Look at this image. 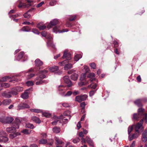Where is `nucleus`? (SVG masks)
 Masks as SVG:
<instances>
[{
    "mask_svg": "<svg viewBox=\"0 0 147 147\" xmlns=\"http://www.w3.org/2000/svg\"><path fill=\"white\" fill-rule=\"evenodd\" d=\"M72 94V92L71 91H68L65 94H64L63 96H69Z\"/></svg>",
    "mask_w": 147,
    "mask_h": 147,
    "instance_id": "obj_52",
    "label": "nucleus"
},
{
    "mask_svg": "<svg viewBox=\"0 0 147 147\" xmlns=\"http://www.w3.org/2000/svg\"><path fill=\"white\" fill-rule=\"evenodd\" d=\"M24 52H20L19 55H18L17 58L16 59V60H20L23 57V55L24 54Z\"/></svg>",
    "mask_w": 147,
    "mask_h": 147,
    "instance_id": "obj_33",
    "label": "nucleus"
},
{
    "mask_svg": "<svg viewBox=\"0 0 147 147\" xmlns=\"http://www.w3.org/2000/svg\"><path fill=\"white\" fill-rule=\"evenodd\" d=\"M144 101L145 102L147 101V100H145L144 99H138L136 100L134 102L135 104L137 105L139 107H141L142 106L141 102L143 101Z\"/></svg>",
    "mask_w": 147,
    "mask_h": 147,
    "instance_id": "obj_13",
    "label": "nucleus"
},
{
    "mask_svg": "<svg viewBox=\"0 0 147 147\" xmlns=\"http://www.w3.org/2000/svg\"><path fill=\"white\" fill-rule=\"evenodd\" d=\"M95 76V75L93 73H90L88 75V77L90 78V82H92L93 80H94L95 78L94 77Z\"/></svg>",
    "mask_w": 147,
    "mask_h": 147,
    "instance_id": "obj_26",
    "label": "nucleus"
},
{
    "mask_svg": "<svg viewBox=\"0 0 147 147\" xmlns=\"http://www.w3.org/2000/svg\"><path fill=\"white\" fill-rule=\"evenodd\" d=\"M32 32L36 34H39V32L38 30L36 29H33L32 30Z\"/></svg>",
    "mask_w": 147,
    "mask_h": 147,
    "instance_id": "obj_57",
    "label": "nucleus"
},
{
    "mask_svg": "<svg viewBox=\"0 0 147 147\" xmlns=\"http://www.w3.org/2000/svg\"><path fill=\"white\" fill-rule=\"evenodd\" d=\"M55 144L56 147H62V146L64 144V143L58 137H55Z\"/></svg>",
    "mask_w": 147,
    "mask_h": 147,
    "instance_id": "obj_7",
    "label": "nucleus"
},
{
    "mask_svg": "<svg viewBox=\"0 0 147 147\" xmlns=\"http://www.w3.org/2000/svg\"><path fill=\"white\" fill-rule=\"evenodd\" d=\"M56 3V1L55 0H52L49 3L51 6H53Z\"/></svg>",
    "mask_w": 147,
    "mask_h": 147,
    "instance_id": "obj_50",
    "label": "nucleus"
},
{
    "mask_svg": "<svg viewBox=\"0 0 147 147\" xmlns=\"http://www.w3.org/2000/svg\"><path fill=\"white\" fill-rule=\"evenodd\" d=\"M26 127L28 128L33 129L34 128L33 125L30 123H26Z\"/></svg>",
    "mask_w": 147,
    "mask_h": 147,
    "instance_id": "obj_36",
    "label": "nucleus"
},
{
    "mask_svg": "<svg viewBox=\"0 0 147 147\" xmlns=\"http://www.w3.org/2000/svg\"><path fill=\"white\" fill-rule=\"evenodd\" d=\"M76 17V15L70 16L69 17V20L70 21H73L75 19Z\"/></svg>",
    "mask_w": 147,
    "mask_h": 147,
    "instance_id": "obj_45",
    "label": "nucleus"
},
{
    "mask_svg": "<svg viewBox=\"0 0 147 147\" xmlns=\"http://www.w3.org/2000/svg\"><path fill=\"white\" fill-rule=\"evenodd\" d=\"M67 87L62 85L59 86L58 87V91L62 96H63L67 90Z\"/></svg>",
    "mask_w": 147,
    "mask_h": 147,
    "instance_id": "obj_6",
    "label": "nucleus"
},
{
    "mask_svg": "<svg viewBox=\"0 0 147 147\" xmlns=\"http://www.w3.org/2000/svg\"><path fill=\"white\" fill-rule=\"evenodd\" d=\"M26 84L28 86H31L33 85V82L30 81H28L26 82Z\"/></svg>",
    "mask_w": 147,
    "mask_h": 147,
    "instance_id": "obj_51",
    "label": "nucleus"
},
{
    "mask_svg": "<svg viewBox=\"0 0 147 147\" xmlns=\"http://www.w3.org/2000/svg\"><path fill=\"white\" fill-rule=\"evenodd\" d=\"M9 140L8 138L7 137H1L0 138V141L4 143L7 142Z\"/></svg>",
    "mask_w": 147,
    "mask_h": 147,
    "instance_id": "obj_32",
    "label": "nucleus"
},
{
    "mask_svg": "<svg viewBox=\"0 0 147 147\" xmlns=\"http://www.w3.org/2000/svg\"><path fill=\"white\" fill-rule=\"evenodd\" d=\"M42 114L44 117H49L51 115V114L45 112L43 113Z\"/></svg>",
    "mask_w": 147,
    "mask_h": 147,
    "instance_id": "obj_40",
    "label": "nucleus"
},
{
    "mask_svg": "<svg viewBox=\"0 0 147 147\" xmlns=\"http://www.w3.org/2000/svg\"><path fill=\"white\" fill-rule=\"evenodd\" d=\"M58 20L57 19H54L51 21L49 24L48 25L47 28H50L52 27V26H54L57 24Z\"/></svg>",
    "mask_w": 147,
    "mask_h": 147,
    "instance_id": "obj_11",
    "label": "nucleus"
},
{
    "mask_svg": "<svg viewBox=\"0 0 147 147\" xmlns=\"http://www.w3.org/2000/svg\"><path fill=\"white\" fill-rule=\"evenodd\" d=\"M16 129L15 127H7L6 129V131L9 133H15L16 132Z\"/></svg>",
    "mask_w": 147,
    "mask_h": 147,
    "instance_id": "obj_15",
    "label": "nucleus"
},
{
    "mask_svg": "<svg viewBox=\"0 0 147 147\" xmlns=\"http://www.w3.org/2000/svg\"><path fill=\"white\" fill-rule=\"evenodd\" d=\"M70 112L69 111H65L63 113V115L65 116H69Z\"/></svg>",
    "mask_w": 147,
    "mask_h": 147,
    "instance_id": "obj_56",
    "label": "nucleus"
},
{
    "mask_svg": "<svg viewBox=\"0 0 147 147\" xmlns=\"http://www.w3.org/2000/svg\"><path fill=\"white\" fill-rule=\"evenodd\" d=\"M62 58L63 59L65 58L66 60L59 63V65L61 66L64 65L67 63L68 62L67 60H70L71 58V54L68 52L67 50H66L64 51Z\"/></svg>",
    "mask_w": 147,
    "mask_h": 147,
    "instance_id": "obj_1",
    "label": "nucleus"
},
{
    "mask_svg": "<svg viewBox=\"0 0 147 147\" xmlns=\"http://www.w3.org/2000/svg\"><path fill=\"white\" fill-rule=\"evenodd\" d=\"M62 105L64 107H68L69 106V104L67 103H64Z\"/></svg>",
    "mask_w": 147,
    "mask_h": 147,
    "instance_id": "obj_63",
    "label": "nucleus"
},
{
    "mask_svg": "<svg viewBox=\"0 0 147 147\" xmlns=\"http://www.w3.org/2000/svg\"><path fill=\"white\" fill-rule=\"evenodd\" d=\"M80 139L79 138H77L76 139H74L73 142L74 143H76L80 141Z\"/></svg>",
    "mask_w": 147,
    "mask_h": 147,
    "instance_id": "obj_58",
    "label": "nucleus"
},
{
    "mask_svg": "<svg viewBox=\"0 0 147 147\" xmlns=\"http://www.w3.org/2000/svg\"><path fill=\"white\" fill-rule=\"evenodd\" d=\"M86 140L87 142L90 146H91L92 147H94V143L92 140L90 138L87 136L86 138Z\"/></svg>",
    "mask_w": 147,
    "mask_h": 147,
    "instance_id": "obj_17",
    "label": "nucleus"
},
{
    "mask_svg": "<svg viewBox=\"0 0 147 147\" xmlns=\"http://www.w3.org/2000/svg\"><path fill=\"white\" fill-rule=\"evenodd\" d=\"M82 57V56L81 55H76L74 57V60L76 61H77Z\"/></svg>",
    "mask_w": 147,
    "mask_h": 147,
    "instance_id": "obj_34",
    "label": "nucleus"
},
{
    "mask_svg": "<svg viewBox=\"0 0 147 147\" xmlns=\"http://www.w3.org/2000/svg\"><path fill=\"white\" fill-rule=\"evenodd\" d=\"M97 86L96 84L92 83L88 86V87H90L92 89H95Z\"/></svg>",
    "mask_w": 147,
    "mask_h": 147,
    "instance_id": "obj_37",
    "label": "nucleus"
},
{
    "mask_svg": "<svg viewBox=\"0 0 147 147\" xmlns=\"http://www.w3.org/2000/svg\"><path fill=\"white\" fill-rule=\"evenodd\" d=\"M34 74H28L27 76V78L29 79L31 78L34 76Z\"/></svg>",
    "mask_w": 147,
    "mask_h": 147,
    "instance_id": "obj_60",
    "label": "nucleus"
},
{
    "mask_svg": "<svg viewBox=\"0 0 147 147\" xmlns=\"http://www.w3.org/2000/svg\"><path fill=\"white\" fill-rule=\"evenodd\" d=\"M52 131L54 133L58 134L60 132L61 129L59 127H55L53 128Z\"/></svg>",
    "mask_w": 147,
    "mask_h": 147,
    "instance_id": "obj_23",
    "label": "nucleus"
},
{
    "mask_svg": "<svg viewBox=\"0 0 147 147\" xmlns=\"http://www.w3.org/2000/svg\"><path fill=\"white\" fill-rule=\"evenodd\" d=\"M88 83V82H85V83L83 82H80L78 83V85L79 86H82L83 85H86Z\"/></svg>",
    "mask_w": 147,
    "mask_h": 147,
    "instance_id": "obj_53",
    "label": "nucleus"
},
{
    "mask_svg": "<svg viewBox=\"0 0 147 147\" xmlns=\"http://www.w3.org/2000/svg\"><path fill=\"white\" fill-rule=\"evenodd\" d=\"M1 86L5 88H8L10 86V85L7 83H4L1 84Z\"/></svg>",
    "mask_w": 147,
    "mask_h": 147,
    "instance_id": "obj_42",
    "label": "nucleus"
},
{
    "mask_svg": "<svg viewBox=\"0 0 147 147\" xmlns=\"http://www.w3.org/2000/svg\"><path fill=\"white\" fill-rule=\"evenodd\" d=\"M13 120V118L11 117H5V124L11 123Z\"/></svg>",
    "mask_w": 147,
    "mask_h": 147,
    "instance_id": "obj_22",
    "label": "nucleus"
},
{
    "mask_svg": "<svg viewBox=\"0 0 147 147\" xmlns=\"http://www.w3.org/2000/svg\"><path fill=\"white\" fill-rule=\"evenodd\" d=\"M21 96L23 99H27L28 97V93L26 91L25 92L22 94Z\"/></svg>",
    "mask_w": 147,
    "mask_h": 147,
    "instance_id": "obj_27",
    "label": "nucleus"
},
{
    "mask_svg": "<svg viewBox=\"0 0 147 147\" xmlns=\"http://www.w3.org/2000/svg\"><path fill=\"white\" fill-rule=\"evenodd\" d=\"M32 119L33 121L37 123H40L41 122L39 119L35 116L32 117Z\"/></svg>",
    "mask_w": 147,
    "mask_h": 147,
    "instance_id": "obj_29",
    "label": "nucleus"
},
{
    "mask_svg": "<svg viewBox=\"0 0 147 147\" xmlns=\"http://www.w3.org/2000/svg\"><path fill=\"white\" fill-rule=\"evenodd\" d=\"M85 105H86V104L84 102H83L80 104V106L82 108V111H83V112H84V109L85 107Z\"/></svg>",
    "mask_w": 147,
    "mask_h": 147,
    "instance_id": "obj_47",
    "label": "nucleus"
},
{
    "mask_svg": "<svg viewBox=\"0 0 147 147\" xmlns=\"http://www.w3.org/2000/svg\"><path fill=\"white\" fill-rule=\"evenodd\" d=\"M29 108V105L25 103L20 104L18 106V108L19 110L25 108Z\"/></svg>",
    "mask_w": 147,
    "mask_h": 147,
    "instance_id": "obj_16",
    "label": "nucleus"
},
{
    "mask_svg": "<svg viewBox=\"0 0 147 147\" xmlns=\"http://www.w3.org/2000/svg\"><path fill=\"white\" fill-rule=\"evenodd\" d=\"M20 135V134L16 133V132L15 133H11L9 135V137L10 138L13 139L16 137L17 135Z\"/></svg>",
    "mask_w": 147,
    "mask_h": 147,
    "instance_id": "obj_28",
    "label": "nucleus"
},
{
    "mask_svg": "<svg viewBox=\"0 0 147 147\" xmlns=\"http://www.w3.org/2000/svg\"><path fill=\"white\" fill-rule=\"evenodd\" d=\"M22 132L25 134H30L31 133V131L30 130L27 129H24L22 131Z\"/></svg>",
    "mask_w": 147,
    "mask_h": 147,
    "instance_id": "obj_35",
    "label": "nucleus"
},
{
    "mask_svg": "<svg viewBox=\"0 0 147 147\" xmlns=\"http://www.w3.org/2000/svg\"><path fill=\"white\" fill-rule=\"evenodd\" d=\"M2 95L3 96L6 98H9L11 96V92H4L2 93Z\"/></svg>",
    "mask_w": 147,
    "mask_h": 147,
    "instance_id": "obj_20",
    "label": "nucleus"
},
{
    "mask_svg": "<svg viewBox=\"0 0 147 147\" xmlns=\"http://www.w3.org/2000/svg\"><path fill=\"white\" fill-rule=\"evenodd\" d=\"M78 74L75 73L72 75L71 76V78L72 80L76 81L78 79Z\"/></svg>",
    "mask_w": 147,
    "mask_h": 147,
    "instance_id": "obj_31",
    "label": "nucleus"
},
{
    "mask_svg": "<svg viewBox=\"0 0 147 147\" xmlns=\"http://www.w3.org/2000/svg\"><path fill=\"white\" fill-rule=\"evenodd\" d=\"M81 97L82 101L85 100L88 97V96L86 94H84L80 96Z\"/></svg>",
    "mask_w": 147,
    "mask_h": 147,
    "instance_id": "obj_44",
    "label": "nucleus"
},
{
    "mask_svg": "<svg viewBox=\"0 0 147 147\" xmlns=\"http://www.w3.org/2000/svg\"><path fill=\"white\" fill-rule=\"evenodd\" d=\"M9 78V76H5L2 79L1 81H5L8 80V79Z\"/></svg>",
    "mask_w": 147,
    "mask_h": 147,
    "instance_id": "obj_59",
    "label": "nucleus"
},
{
    "mask_svg": "<svg viewBox=\"0 0 147 147\" xmlns=\"http://www.w3.org/2000/svg\"><path fill=\"white\" fill-rule=\"evenodd\" d=\"M140 134V132H136L134 134H133L131 136L129 135V139L130 141L138 137Z\"/></svg>",
    "mask_w": 147,
    "mask_h": 147,
    "instance_id": "obj_10",
    "label": "nucleus"
},
{
    "mask_svg": "<svg viewBox=\"0 0 147 147\" xmlns=\"http://www.w3.org/2000/svg\"><path fill=\"white\" fill-rule=\"evenodd\" d=\"M86 77V75L85 74H82L81 75L80 80L82 81L84 80L85 78Z\"/></svg>",
    "mask_w": 147,
    "mask_h": 147,
    "instance_id": "obj_43",
    "label": "nucleus"
},
{
    "mask_svg": "<svg viewBox=\"0 0 147 147\" xmlns=\"http://www.w3.org/2000/svg\"><path fill=\"white\" fill-rule=\"evenodd\" d=\"M144 109L142 108H140L138 110V114L134 113L133 115V120H137L141 117L143 116L144 114Z\"/></svg>",
    "mask_w": 147,
    "mask_h": 147,
    "instance_id": "obj_4",
    "label": "nucleus"
},
{
    "mask_svg": "<svg viewBox=\"0 0 147 147\" xmlns=\"http://www.w3.org/2000/svg\"><path fill=\"white\" fill-rule=\"evenodd\" d=\"M95 91L92 90L90 92H89V96H91L93 95L95 93Z\"/></svg>",
    "mask_w": 147,
    "mask_h": 147,
    "instance_id": "obj_62",
    "label": "nucleus"
},
{
    "mask_svg": "<svg viewBox=\"0 0 147 147\" xmlns=\"http://www.w3.org/2000/svg\"><path fill=\"white\" fill-rule=\"evenodd\" d=\"M143 122V120L141 119L140 121L138 123L135 125V129L136 132H140V131L143 130L144 128L142 126Z\"/></svg>",
    "mask_w": 147,
    "mask_h": 147,
    "instance_id": "obj_5",
    "label": "nucleus"
},
{
    "mask_svg": "<svg viewBox=\"0 0 147 147\" xmlns=\"http://www.w3.org/2000/svg\"><path fill=\"white\" fill-rule=\"evenodd\" d=\"M35 62L36 65L38 66H41L43 64L42 61L38 59L35 60Z\"/></svg>",
    "mask_w": 147,
    "mask_h": 147,
    "instance_id": "obj_25",
    "label": "nucleus"
},
{
    "mask_svg": "<svg viewBox=\"0 0 147 147\" xmlns=\"http://www.w3.org/2000/svg\"><path fill=\"white\" fill-rule=\"evenodd\" d=\"M63 80L65 83L67 84L68 87H70L72 85V83L67 76H65L63 78Z\"/></svg>",
    "mask_w": 147,
    "mask_h": 147,
    "instance_id": "obj_8",
    "label": "nucleus"
},
{
    "mask_svg": "<svg viewBox=\"0 0 147 147\" xmlns=\"http://www.w3.org/2000/svg\"><path fill=\"white\" fill-rule=\"evenodd\" d=\"M72 65L71 63H68L65 64L64 67V69L65 70H67L68 69L72 67Z\"/></svg>",
    "mask_w": 147,
    "mask_h": 147,
    "instance_id": "obj_30",
    "label": "nucleus"
},
{
    "mask_svg": "<svg viewBox=\"0 0 147 147\" xmlns=\"http://www.w3.org/2000/svg\"><path fill=\"white\" fill-rule=\"evenodd\" d=\"M22 30L23 31L28 32L29 31V27L28 26H24L22 28Z\"/></svg>",
    "mask_w": 147,
    "mask_h": 147,
    "instance_id": "obj_49",
    "label": "nucleus"
},
{
    "mask_svg": "<svg viewBox=\"0 0 147 147\" xmlns=\"http://www.w3.org/2000/svg\"><path fill=\"white\" fill-rule=\"evenodd\" d=\"M47 71L45 70L39 71V73L38 74L39 75V77H37L36 78V80H39V81L36 82V85H40L44 82V81H42L41 79L45 78V76L44 74L47 73Z\"/></svg>",
    "mask_w": 147,
    "mask_h": 147,
    "instance_id": "obj_2",
    "label": "nucleus"
},
{
    "mask_svg": "<svg viewBox=\"0 0 147 147\" xmlns=\"http://www.w3.org/2000/svg\"><path fill=\"white\" fill-rule=\"evenodd\" d=\"M84 69H85L86 72H88L89 70V67L87 66H84Z\"/></svg>",
    "mask_w": 147,
    "mask_h": 147,
    "instance_id": "obj_61",
    "label": "nucleus"
},
{
    "mask_svg": "<svg viewBox=\"0 0 147 147\" xmlns=\"http://www.w3.org/2000/svg\"><path fill=\"white\" fill-rule=\"evenodd\" d=\"M133 125L130 126L129 127L128 129V133L129 135H130V134L131 132L133 130Z\"/></svg>",
    "mask_w": 147,
    "mask_h": 147,
    "instance_id": "obj_39",
    "label": "nucleus"
},
{
    "mask_svg": "<svg viewBox=\"0 0 147 147\" xmlns=\"http://www.w3.org/2000/svg\"><path fill=\"white\" fill-rule=\"evenodd\" d=\"M19 4L18 5V7L19 8L28 7L31 5L30 2H32V0H27V2L28 3H25V0H19Z\"/></svg>",
    "mask_w": 147,
    "mask_h": 147,
    "instance_id": "obj_3",
    "label": "nucleus"
},
{
    "mask_svg": "<svg viewBox=\"0 0 147 147\" xmlns=\"http://www.w3.org/2000/svg\"><path fill=\"white\" fill-rule=\"evenodd\" d=\"M50 140V142L49 143L48 142H47V140L44 139H42L40 140L39 143L41 144H45L47 143V144L51 145L53 143V140L52 139Z\"/></svg>",
    "mask_w": 147,
    "mask_h": 147,
    "instance_id": "obj_9",
    "label": "nucleus"
},
{
    "mask_svg": "<svg viewBox=\"0 0 147 147\" xmlns=\"http://www.w3.org/2000/svg\"><path fill=\"white\" fill-rule=\"evenodd\" d=\"M16 90L18 92H21L23 90V88L21 87H17Z\"/></svg>",
    "mask_w": 147,
    "mask_h": 147,
    "instance_id": "obj_55",
    "label": "nucleus"
},
{
    "mask_svg": "<svg viewBox=\"0 0 147 147\" xmlns=\"http://www.w3.org/2000/svg\"><path fill=\"white\" fill-rule=\"evenodd\" d=\"M36 27L40 30H43L45 29L46 26H45L42 23H40L38 24Z\"/></svg>",
    "mask_w": 147,
    "mask_h": 147,
    "instance_id": "obj_21",
    "label": "nucleus"
},
{
    "mask_svg": "<svg viewBox=\"0 0 147 147\" xmlns=\"http://www.w3.org/2000/svg\"><path fill=\"white\" fill-rule=\"evenodd\" d=\"M49 69L51 72H55L59 69V67L57 66H54L50 67Z\"/></svg>",
    "mask_w": 147,
    "mask_h": 147,
    "instance_id": "obj_24",
    "label": "nucleus"
},
{
    "mask_svg": "<svg viewBox=\"0 0 147 147\" xmlns=\"http://www.w3.org/2000/svg\"><path fill=\"white\" fill-rule=\"evenodd\" d=\"M24 16L25 18H29L30 17L31 15L28 12H26L24 14Z\"/></svg>",
    "mask_w": 147,
    "mask_h": 147,
    "instance_id": "obj_46",
    "label": "nucleus"
},
{
    "mask_svg": "<svg viewBox=\"0 0 147 147\" xmlns=\"http://www.w3.org/2000/svg\"><path fill=\"white\" fill-rule=\"evenodd\" d=\"M141 139L142 141L143 142H146L147 141V132L146 130H144L142 133Z\"/></svg>",
    "mask_w": 147,
    "mask_h": 147,
    "instance_id": "obj_12",
    "label": "nucleus"
},
{
    "mask_svg": "<svg viewBox=\"0 0 147 147\" xmlns=\"http://www.w3.org/2000/svg\"><path fill=\"white\" fill-rule=\"evenodd\" d=\"M5 117H2L0 118V121L5 124Z\"/></svg>",
    "mask_w": 147,
    "mask_h": 147,
    "instance_id": "obj_48",
    "label": "nucleus"
},
{
    "mask_svg": "<svg viewBox=\"0 0 147 147\" xmlns=\"http://www.w3.org/2000/svg\"><path fill=\"white\" fill-rule=\"evenodd\" d=\"M21 123V121L18 118H16L15 121L13 123V125L15 127V128H18L19 125Z\"/></svg>",
    "mask_w": 147,
    "mask_h": 147,
    "instance_id": "obj_14",
    "label": "nucleus"
},
{
    "mask_svg": "<svg viewBox=\"0 0 147 147\" xmlns=\"http://www.w3.org/2000/svg\"><path fill=\"white\" fill-rule=\"evenodd\" d=\"M59 27L57 26H55L53 29V32L55 33H57L58 32H59V33H61L68 31L67 30H65L64 29H63L62 31H60L59 30Z\"/></svg>",
    "mask_w": 147,
    "mask_h": 147,
    "instance_id": "obj_19",
    "label": "nucleus"
},
{
    "mask_svg": "<svg viewBox=\"0 0 147 147\" xmlns=\"http://www.w3.org/2000/svg\"><path fill=\"white\" fill-rule=\"evenodd\" d=\"M75 100L79 102H80L82 101L81 97L80 96H76L75 98Z\"/></svg>",
    "mask_w": 147,
    "mask_h": 147,
    "instance_id": "obj_38",
    "label": "nucleus"
},
{
    "mask_svg": "<svg viewBox=\"0 0 147 147\" xmlns=\"http://www.w3.org/2000/svg\"><path fill=\"white\" fill-rule=\"evenodd\" d=\"M90 66L91 68L94 69L96 68V64L94 63H92L90 64Z\"/></svg>",
    "mask_w": 147,
    "mask_h": 147,
    "instance_id": "obj_54",
    "label": "nucleus"
},
{
    "mask_svg": "<svg viewBox=\"0 0 147 147\" xmlns=\"http://www.w3.org/2000/svg\"><path fill=\"white\" fill-rule=\"evenodd\" d=\"M11 101L10 99H4L2 102V105L4 106L8 105L11 103Z\"/></svg>",
    "mask_w": 147,
    "mask_h": 147,
    "instance_id": "obj_18",
    "label": "nucleus"
},
{
    "mask_svg": "<svg viewBox=\"0 0 147 147\" xmlns=\"http://www.w3.org/2000/svg\"><path fill=\"white\" fill-rule=\"evenodd\" d=\"M31 111L32 112L36 113H39L42 112L41 110L36 109H32Z\"/></svg>",
    "mask_w": 147,
    "mask_h": 147,
    "instance_id": "obj_41",
    "label": "nucleus"
},
{
    "mask_svg": "<svg viewBox=\"0 0 147 147\" xmlns=\"http://www.w3.org/2000/svg\"><path fill=\"white\" fill-rule=\"evenodd\" d=\"M41 137L42 138H45L47 137V135L46 134L43 133L41 134Z\"/></svg>",
    "mask_w": 147,
    "mask_h": 147,
    "instance_id": "obj_64",
    "label": "nucleus"
}]
</instances>
